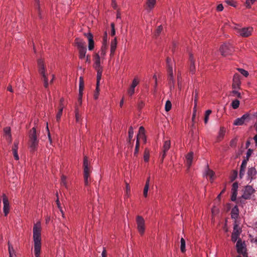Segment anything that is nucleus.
Returning <instances> with one entry per match:
<instances>
[{
    "label": "nucleus",
    "mask_w": 257,
    "mask_h": 257,
    "mask_svg": "<svg viewBox=\"0 0 257 257\" xmlns=\"http://www.w3.org/2000/svg\"><path fill=\"white\" fill-rule=\"evenodd\" d=\"M41 225L40 222L34 224L33 227L34 252L35 257H40L41 250Z\"/></svg>",
    "instance_id": "obj_1"
},
{
    "label": "nucleus",
    "mask_w": 257,
    "mask_h": 257,
    "mask_svg": "<svg viewBox=\"0 0 257 257\" xmlns=\"http://www.w3.org/2000/svg\"><path fill=\"white\" fill-rule=\"evenodd\" d=\"M39 134L37 133L35 127H33L29 133L28 146L30 151L34 152L37 150L39 142Z\"/></svg>",
    "instance_id": "obj_2"
},
{
    "label": "nucleus",
    "mask_w": 257,
    "mask_h": 257,
    "mask_svg": "<svg viewBox=\"0 0 257 257\" xmlns=\"http://www.w3.org/2000/svg\"><path fill=\"white\" fill-rule=\"evenodd\" d=\"M167 68V80L168 86L171 91L174 88L175 79L173 75V62L170 58L168 57L166 60Z\"/></svg>",
    "instance_id": "obj_3"
},
{
    "label": "nucleus",
    "mask_w": 257,
    "mask_h": 257,
    "mask_svg": "<svg viewBox=\"0 0 257 257\" xmlns=\"http://www.w3.org/2000/svg\"><path fill=\"white\" fill-rule=\"evenodd\" d=\"M38 71L42 76V79L44 82V86L45 88H48L49 86L48 74H46V66L44 61L42 59L38 60Z\"/></svg>",
    "instance_id": "obj_4"
},
{
    "label": "nucleus",
    "mask_w": 257,
    "mask_h": 257,
    "mask_svg": "<svg viewBox=\"0 0 257 257\" xmlns=\"http://www.w3.org/2000/svg\"><path fill=\"white\" fill-rule=\"evenodd\" d=\"M219 51L223 56H227L231 55L234 52V48L229 43L222 44L219 48Z\"/></svg>",
    "instance_id": "obj_5"
},
{
    "label": "nucleus",
    "mask_w": 257,
    "mask_h": 257,
    "mask_svg": "<svg viewBox=\"0 0 257 257\" xmlns=\"http://www.w3.org/2000/svg\"><path fill=\"white\" fill-rule=\"evenodd\" d=\"M234 30L236 31L237 34L242 37H248L251 35L253 32V28L250 27L244 28L235 27Z\"/></svg>",
    "instance_id": "obj_6"
},
{
    "label": "nucleus",
    "mask_w": 257,
    "mask_h": 257,
    "mask_svg": "<svg viewBox=\"0 0 257 257\" xmlns=\"http://www.w3.org/2000/svg\"><path fill=\"white\" fill-rule=\"evenodd\" d=\"M242 232L241 228L239 226L238 222L236 220H234L233 223V229L231 234V241L233 242H235L238 240L239 236Z\"/></svg>",
    "instance_id": "obj_7"
},
{
    "label": "nucleus",
    "mask_w": 257,
    "mask_h": 257,
    "mask_svg": "<svg viewBox=\"0 0 257 257\" xmlns=\"http://www.w3.org/2000/svg\"><path fill=\"white\" fill-rule=\"evenodd\" d=\"M236 247L237 252L239 254H242L243 257H248L244 241H242L241 239H238L236 242Z\"/></svg>",
    "instance_id": "obj_8"
},
{
    "label": "nucleus",
    "mask_w": 257,
    "mask_h": 257,
    "mask_svg": "<svg viewBox=\"0 0 257 257\" xmlns=\"http://www.w3.org/2000/svg\"><path fill=\"white\" fill-rule=\"evenodd\" d=\"M136 223L139 233L141 235L144 234L146 229L145 221L142 216L138 215L136 217Z\"/></svg>",
    "instance_id": "obj_9"
},
{
    "label": "nucleus",
    "mask_w": 257,
    "mask_h": 257,
    "mask_svg": "<svg viewBox=\"0 0 257 257\" xmlns=\"http://www.w3.org/2000/svg\"><path fill=\"white\" fill-rule=\"evenodd\" d=\"M254 192L255 190L251 186L247 185L244 187L242 197L245 199H249Z\"/></svg>",
    "instance_id": "obj_10"
},
{
    "label": "nucleus",
    "mask_w": 257,
    "mask_h": 257,
    "mask_svg": "<svg viewBox=\"0 0 257 257\" xmlns=\"http://www.w3.org/2000/svg\"><path fill=\"white\" fill-rule=\"evenodd\" d=\"M171 147V141L170 140H166L164 141V144L162 149V152L161 153V162H163L166 156L167 153L170 149Z\"/></svg>",
    "instance_id": "obj_11"
},
{
    "label": "nucleus",
    "mask_w": 257,
    "mask_h": 257,
    "mask_svg": "<svg viewBox=\"0 0 257 257\" xmlns=\"http://www.w3.org/2000/svg\"><path fill=\"white\" fill-rule=\"evenodd\" d=\"M240 76L238 73H235L233 75L232 87L234 89H239L240 88Z\"/></svg>",
    "instance_id": "obj_12"
},
{
    "label": "nucleus",
    "mask_w": 257,
    "mask_h": 257,
    "mask_svg": "<svg viewBox=\"0 0 257 257\" xmlns=\"http://www.w3.org/2000/svg\"><path fill=\"white\" fill-rule=\"evenodd\" d=\"M3 202L4 204L3 210L5 214V216H7L9 213L10 209V203L8 200V198L6 195L4 194L3 195Z\"/></svg>",
    "instance_id": "obj_13"
},
{
    "label": "nucleus",
    "mask_w": 257,
    "mask_h": 257,
    "mask_svg": "<svg viewBox=\"0 0 257 257\" xmlns=\"http://www.w3.org/2000/svg\"><path fill=\"white\" fill-rule=\"evenodd\" d=\"M249 120V114L248 113L244 114L241 117L236 118L233 122L234 125H242L245 120Z\"/></svg>",
    "instance_id": "obj_14"
},
{
    "label": "nucleus",
    "mask_w": 257,
    "mask_h": 257,
    "mask_svg": "<svg viewBox=\"0 0 257 257\" xmlns=\"http://www.w3.org/2000/svg\"><path fill=\"white\" fill-rule=\"evenodd\" d=\"M83 166L84 168V176H90L91 170L89 167L88 160L86 156L84 157Z\"/></svg>",
    "instance_id": "obj_15"
},
{
    "label": "nucleus",
    "mask_w": 257,
    "mask_h": 257,
    "mask_svg": "<svg viewBox=\"0 0 257 257\" xmlns=\"http://www.w3.org/2000/svg\"><path fill=\"white\" fill-rule=\"evenodd\" d=\"M84 36L88 39V50H92L94 48V42L93 41V36L91 33H84Z\"/></svg>",
    "instance_id": "obj_16"
},
{
    "label": "nucleus",
    "mask_w": 257,
    "mask_h": 257,
    "mask_svg": "<svg viewBox=\"0 0 257 257\" xmlns=\"http://www.w3.org/2000/svg\"><path fill=\"white\" fill-rule=\"evenodd\" d=\"M100 57L99 53H96L94 55V64L93 67L95 69H103L100 64Z\"/></svg>",
    "instance_id": "obj_17"
},
{
    "label": "nucleus",
    "mask_w": 257,
    "mask_h": 257,
    "mask_svg": "<svg viewBox=\"0 0 257 257\" xmlns=\"http://www.w3.org/2000/svg\"><path fill=\"white\" fill-rule=\"evenodd\" d=\"M247 174L248 179L252 180L255 178V176L257 174V171L254 167L249 168Z\"/></svg>",
    "instance_id": "obj_18"
},
{
    "label": "nucleus",
    "mask_w": 257,
    "mask_h": 257,
    "mask_svg": "<svg viewBox=\"0 0 257 257\" xmlns=\"http://www.w3.org/2000/svg\"><path fill=\"white\" fill-rule=\"evenodd\" d=\"M117 47V38L115 37L111 40L110 43V56L113 57Z\"/></svg>",
    "instance_id": "obj_19"
},
{
    "label": "nucleus",
    "mask_w": 257,
    "mask_h": 257,
    "mask_svg": "<svg viewBox=\"0 0 257 257\" xmlns=\"http://www.w3.org/2000/svg\"><path fill=\"white\" fill-rule=\"evenodd\" d=\"M64 101V100L63 98H61L60 100V106L59 107V110H58L57 113L56 114V119H57V121H59V120L60 119V118L62 114V111H63V109L64 108V104H63Z\"/></svg>",
    "instance_id": "obj_20"
},
{
    "label": "nucleus",
    "mask_w": 257,
    "mask_h": 257,
    "mask_svg": "<svg viewBox=\"0 0 257 257\" xmlns=\"http://www.w3.org/2000/svg\"><path fill=\"white\" fill-rule=\"evenodd\" d=\"M75 43L78 49L86 48L85 43L80 38H76Z\"/></svg>",
    "instance_id": "obj_21"
},
{
    "label": "nucleus",
    "mask_w": 257,
    "mask_h": 257,
    "mask_svg": "<svg viewBox=\"0 0 257 257\" xmlns=\"http://www.w3.org/2000/svg\"><path fill=\"white\" fill-rule=\"evenodd\" d=\"M190 72L194 74L196 71V68L195 66V60L193 59V57L192 55H190Z\"/></svg>",
    "instance_id": "obj_22"
},
{
    "label": "nucleus",
    "mask_w": 257,
    "mask_h": 257,
    "mask_svg": "<svg viewBox=\"0 0 257 257\" xmlns=\"http://www.w3.org/2000/svg\"><path fill=\"white\" fill-rule=\"evenodd\" d=\"M156 3V0H147L146 9L148 12L152 11L155 7Z\"/></svg>",
    "instance_id": "obj_23"
},
{
    "label": "nucleus",
    "mask_w": 257,
    "mask_h": 257,
    "mask_svg": "<svg viewBox=\"0 0 257 257\" xmlns=\"http://www.w3.org/2000/svg\"><path fill=\"white\" fill-rule=\"evenodd\" d=\"M84 87V83L83 81V78L82 77H80L79 78V93L80 95V97H82L83 95V91Z\"/></svg>",
    "instance_id": "obj_24"
},
{
    "label": "nucleus",
    "mask_w": 257,
    "mask_h": 257,
    "mask_svg": "<svg viewBox=\"0 0 257 257\" xmlns=\"http://www.w3.org/2000/svg\"><path fill=\"white\" fill-rule=\"evenodd\" d=\"M193 158V153L192 152L189 153L186 156V164L188 165V168H189L191 166V165H192Z\"/></svg>",
    "instance_id": "obj_25"
},
{
    "label": "nucleus",
    "mask_w": 257,
    "mask_h": 257,
    "mask_svg": "<svg viewBox=\"0 0 257 257\" xmlns=\"http://www.w3.org/2000/svg\"><path fill=\"white\" fill-rule=\"evenodd\" d=\"M150 177H149L146 181L144 191H143V195L145 197H147L148 196V192L149 188L150 186Z\"/></svg>",
    "instance_id": "obj_26"
},
{
    "label": "nucleus",
    "mask_w": 257,
    "mask_h": 257,
    "mask_svg": "<svg viewBox=\"0 0 257 257\" xmlns=\"http://www.w3.org/2000/svg\"><path fill=\"white\" fill-rule=\"evenodd\" d=\"M107 49V44L103 43L102 45L101 46V48L100 49V50L99 51V53H100L99 55H100V56H101V57L102 59H103L104 58V57L106 55Z\"/></svg>",
    "instance_id": "obj_27"
},
{
    "label": "nucleus",
    "mask_w": 257,
    "mask_h": 257,
    "mask_svg": "<svg viewBox=\"0 0 257 257\" xmlns=\"http://www.w3.org/2000/svg\"><path fill=\"white\" fill-rule=\"evenodd\" d=\"M225 132L226 130L224 127H220L217 138L218 141H220L223 139L225 135Z\"/></svg>",
    "instance_id": "obj_28"
},
{
    "label": "nucleus",
    "mask_w": 257,
    "mask_h": 257,
    "mask_svg": "<svg viewBox=\"0 0 257 257\" xmlns=\"http://www.w3.org/2000/svg\"><path fill=\"white\" fill-rule=\"evenodd\" d=\"M75 116L76 122L77 123H80L81 121L82 118L77 106H76L75 108Z\"/></svg>",
    "instance_id": "obj_29"
},
{
    "label": "nucleus",
    "mask_w": 257,
    "mask_h": 257,
    "mask_svg": "<svg viewBox=\"0 0 257 257\" xmlns=\"http://www.w3.org/2000/svg\"><path fill=\"white\" fill-rule=\"evenodd\" d=\"M214 174H215L214 172L212 170L209 169L208 168V167H207L206 170L205 171V175L206 177H209L210 178V179L211 180V181H213L214 179Z\"/></svg>",
    "instance_id": "obj_30"
},
{
    "label": "nucleus",
    "mask_w": 257,
    "mask_h": 257,
    "mask_svg": "<svg viewBox=\"0 0 257 257\" xmlns=\"http://www.w3.org/2000/svg\"><path fill=\"white\" fill-rule=\"evenodd\" d=\"M238 209L237 207L236 206L234 207L231 211V216L232 218L235 219V220L238 217Z\"/></svg>",
    "instance_id": "obj_31"
},
{
    "label": "nucleus",
    "mask_w": 257,
    "mask_h": 257,
    "mask_svg": "<svg viewBox=\"0 0 257 257\" xmlns=\"http://www.w3.org/2000/svg\"><path fill=\"white\" fill-rule=\"evenodd\" d=\"M97 71V82L96 84L98 86H99V83L100 80L101 78L102 72H103V69H95Z\"/></svg>",
    "instance_id": "obj_32"
},
{
    "label": "nucleus",
    "mask_w": 257,
    "mask_h": 257,
    "mask_svg": "<svg viewBox=\"0 0 257 257\" xmlns=\"http://www.w3.org/2000/svg\"><path fill=\"white\" fill-rule=\"evenodd\" d=\"M79 58L80 59H83L85 57V55L86 53V48H84L82 49H79Z\"/></svg>",
    "instance_id": "obj_33"
},
{
    "label": "nucleus",
    "mask_w": 257,
    "mask_h": 257,
    "mask_svg": "<svg viewBox=\"0 0 257 257\" xmlns=\"http://www.w3.org/2000/svg\"><path fill=\"white\" fill-rule=\"evenodd\" d=\"M8 245L10 256H13L14 255H16L15 250L10 242H8Z\"/></svg>",
    "instance_id": "obj_34"
},
{
    "label": "nucleus",
    "mask_w": 257,
    "mask_h": 257,
    "mask_svg": "<svg viewBox=\"0 0 257 257\" xmlns=\"http://www.w3.org/2000/svg\"><path fill=\"white\" fill-rule=\"evenodd\" d=\"M61 185L63 186L66 189H68V185L66 180V177L63 175L61 176Z\"/></svg>",
    "instance_id": "obj_35"
},
{
    "label": "nucleus",
    "mask_w": 257,
    "mask_h": 257,
    "mask_svg": "<svg viewBox=\"0 0 257 257\" xmlns=\"http://www.w3.org/2000/svg\"><path fill=\"white\" fill-rule=\"evenodd\" d=\"M211 112H212V111L210 109H208L205 111V117H204V123L205 124L207 123V122L208 121L209 115L211 113Z\"/></svg>",
    "instance_id": "obj_36"
},
{
    "label": "nucleus",
    "mask_w": 257,
    "mask_h": 257,
    "mask_svg": "<svg viewBox=\"0 0 257 257\" xmlns=\"http://www.w3.org/2000/svg\"><path fill=\"white\" fill-rule=\"evenodd\" d=\"M180 242H181V246H180L181 251L182 252H184L186 251V248H185V239L183 238L182 237L181 238Z\"/></svg>",
    "instance_id": "obj_37"
},
{
    "label": "nucleus",
    "mask_w": 257,
    "mask_h": 257,
    "mask_svg": "<svg viewBox=\"0 0 257 257\" xmlns=\"http://www.w3.org/2000/svg\"><path fill=\"white\" fill-rule=\"evenodd\" d=\"M240 102L237 99L233 100L231 102V105L233 109H236L239 107Z\"/></svg>",
    "instance_id": "obj_38"
},
{
    "label": "nucleus",
    "mask_w": 257,
    "mask_h": 257,
    "mask_svg": "<svg viewBox=\"0 0 257 257\" xmlns=\"http://www.w3.org/2000/svg\"><path fill=\"white\" fill-rule=\"evenodd\" d=\"M4 132L5 134L8 136V139L10 140V142H11L12 137L11 135V129L10 127H6L4 129Z\"/></svg>",
    "instance_id": "obj_39"
},
{
    "label": "nucleus",
    "mask_w": 257,
    "mask_h": 257,
    "mask_svg": "<svg viewBox=\"0 0 257 257\" xmlns=\"http://www.w3.org/2000/svg\"><path fill=\"white\" fill-rule=\"evenodd\" d=\"M231 95L233 96H236L239 98H241V94L240 92H239L236 89H234L232 91L230 92Z\"/></svg>",
    "instance_id": "obj_40"
},
{
    "label": "nucleus",
    "mask_w": 257,
    "mask_h": 257,
    "mask_svg": "<svg viewBox=\"0 0 257 257\" xmlns=\"http://www.w3.org/2000/svg\"><path fill=\"white\" fill-rule=\"evenodd\" d=\"M139 148H140V142H139V139L138 137V138H137L136 145L135 150V152H134L135 156H137V154L139 152Z\"/></svg>",
    "instance_id": "obj_41"
},
{
    "label": "nucleus",
    "mask_w": 257,
    "mask_h": 257,
    "mask_svg": "<svg viewBox=\"0 0 257 257\" xmlns=\"http://www.w3.org/2000/svg\"><path fill=\"white\" fill-rule=\"evenodd\" d=\"M128 141L130 142L134 136V130L132 126L130 127L128 130Z\"/></svg>",
    "instance_id": "obj_42"
},
{
    "label": "nucleus",
    "mask_w": 257,
    "mask_h": 257,
    "mask_svg": "<svg viewBox=\"0 0 257 257\" xmlns=\"http://www.w3.org/2000/svg\"><path fill=\"white\" fill-rule=\"evenodd\" d=\"M19 144V141H17V140L15 141L14 142V145L12 147V151H18Z\"/></svg>",
    "instance_id": "obj_43"
},
{
    "label": "nucleus",
    "mask_w": 257,
    "mask_h": 257,
    "mask_svg": "<svg viewBox=\"0 0 257 257\" xmlns=\"http://www.w3.org/2000/svg\"><path fill=\"white\" fill-rule=\"evenodd\" d=\"M172 107V103L170 101L167 100L165 104V110L166 111H169L170 110Z\"/></svg>",
    "instance_id": "obj_44"
},
{
    "label": "nucleus",
    "mask_w": 257,
    "mask_h": 257,
    "mask_svg": "<svg viewBox=\"0 0 257 257\" xmlns=\"http://www.w3.org/2000/svg\"><path fill=\"white\" fill-rule=\"evenodd\" d=\"M237 174H238L237 171H236V170L232 171V174L230 176V180L231 181H234L236 178V177L237 176Z\"/></svg>",
    "instance_id": "obj_45"
},
{
    "label": "nucleus",
    "mask_w": 257,
    "mask_h": 257,
    "mask_svg": "<svg viewBox=\"0 0 257 257\" xmlns=\"http://www.w3.org/2000/svg\"><path fill=\"white\" fill-rule=\"evenodd\" d=\"M145 128L143 126H140V128H139V134L137 136V138L138 137L139 138V136L140 135V136H142L143 137H145Z\"/></svg>",
    "instance_id": "obj_46"
},
{
    "label": "nucleus",
    "mask_w": 257,
    "mask_h": 257,
    "mask_svg": "<svg viewBox=\"0 0 257 257\" xmlns=\"http://www.w3.org/2000/svg\"><path fill=\"white\" fill-rule=\"evenodd\" d=\"M197 112V107H194L193 109V114L192 117V121L193 123L195 122V117Z\"/></svg>",
    "instance_id": "obj_47"
},
{
    "label": "nucleus",
    "mask_w": 257,
    "mask_h": 257,
    "mask_svg": "<svg viewBox=\"0 0 257 257\" xmlns=\"http://www.w3.org/2000/svg\"><path fill=\"white\" fill-rule=\"evenodd\" d=\"M237 70L239 71V72L244 76L245 77H247L248 76V72L245 70L241 68H238Z\"/></svg>",
    "instance_id": "obj_48"
},
{
    "label": "nucleus",
    "mask_w": 257,
    "mask_h": 257,
    "mask_svg": "<svg viewBox=\"0 0 257 257\" xmlns=\"http://www.w3.org/2000/svg\"><path fill=\"white\" fill-rule=\"evenodd\" d=\"M149 153L146 150L145 151L144 155V161L146 162H148L149 160Z\"/></svg>",
    "instance_id": "obj_49"
},
{
    "label": "nucleus",
    "mask_w": 257,
    "mask_h": 257,
    "mask_svg": "<svg viewBox=\"0 0 257 257\" xmlns=\"http://www.w3.org/2000/svg\"><path fill=\"white\" fill-rule=\"evenodd\" d=\"M238 183L234 182L232 185L231 192H237Z\"/></svg>",
    "instance_id": "obj_50"
},
{
    "label": "nucleus",
    "mask_w": 257,
    "mask_h": 257,
    "mask_svg": "<svg viewBox=\"0 0 257 257\" xmlns=\"http://www.w3.org/2000/svg\"><path fill=\"white\" fill-rule=\"evenodd\" d=\"M111 26V32H110V35L111 36H114L115 35V25L113 23H111L110 24Z\"/></svg>",
    "instance_id": "obj_51"
},
{
    "label": "nucleus",
    "mask_w": 257,
    "mask_h": 257,
    "mask_svg": "<svg viewBox=\"0 0 257 257\" xmlns=\"http://www.w3.org/2000/svg\"><path fill=\"white\" fill-rule=\"evenodd\" d=\"M99 86H98L96 85L95 91L94 94V98L95 99H97L99 96Z\"/></svg>",
    "instance_id": "obj_52"
},
{
    "label": "nucleus",
    "mask_w": 257,
    "mask_h": 257,
    "mask_svg": "<svg viewBox=\"0 0 257 257\" xmlns=\"http://www.w3.org/2000/svg\"><path fill=\"white\" fill-rule=\"evenodd\" d=\"M237 142V139L236 138H234L232 139L230 142V146L231 147H234L236 146Z\"/></svg>",
    "instance_id": "obj_53"
},
{
    "label": "nucleus",
    "mask_w": 257,
    "mask_h": 257,
    "mask_svg": "<svg viewBox=\"0 0 257 257\" xmlns=\"http://www.w3.org/2000/svg\"><path fill=\"white\" fill-rule=\"evenodd\" d=\"M256 1V0H246V7L250 8L251 6Z\"/></svg>",
    "instance_id": "obj_54"
},
{
    "label": "nucleus",
    "mask_w": 257,
    "mask_h": 257,
    "mask_svg": "<svg viewBox=\"0 0 257 257\" xmlns=\"http://www.w3.org/2000/svg\"><path fill=\"white\" fill-rule=\"evenodd\" d=\"M163 30V27L161 25L158 27L156 31V35L159 36L162 31Z\"/></svg>",
    "instance_id": "obj_55"
},
{
    "label": "nucleus",
    "mask_w": 257,
    "mask_h": 257,
    "mask_svg": "<svg viewBox=\"0 0 257 257\" xmlns=\"http://www.w3.org/2000/svg\"><path fill=\"white\" fill-rule=\"evenodd\" d=\"M135 88V87H132V86H131V87H130V88L128 89V90L127 91V93L129 95L132 96L134 94Z\"/></svg>",
    "instance_id": "obj_56"
},
{
    "label": "nucleus",
    "mask_w": 257,
    "mask_h": 257,
    "mask_svg": "<svg viewBox=\"0 0 257 257\" xmlns=\"http://www.w3.org/2000/svg\"><path fill=\"white\" fill-rule=\"evenodd\" d=\"M245 169L244 168H240L239 170V177L240 178H242L244 176L245 172Z\"/></svg>",
    "instance_id": "obj_57"
},
{
    "label": "nucleus",
    "mask_w": 257,
    "mask_h": 257,
    "mask_svg": "<svg viewBox=\"0 0 257 257\" xmlns=\"http://www.w3.org/2000/svg\"><path fill=\"white\" fill-rule=\"evenodd\" d=\"M138 83H139V81H138V80L136 78L134 79V80H133L132 85H131L132 87L135 88L137 86V85L138 84Z\"/></svg>",
    "instance_id": "obj_58"
},
{
    "label": "nucleus",
    "mask_w": 257,
    "mask_h": 257,
    "mask_svg": "<svg viewBox=\"0 0 257 257\" xmlns=\"http://www.w3.org/2000/svg\"><path fill=\"white\" fill-rule=\"evenodd\" d=\"M89 177L90 176H84V184H85V186H88L89 185Z\"/></svg>",
    "instance_id": "obj_59"
},
{
    "label": "nucleus",
    "mask_w": 257,
    "mask_h": 257,
    "mask_svg": "<svg viewBox=\"0 0 257 257\" xmlns=\"http://www.w3.org/2000/svg\"><path fill=\"white\" fill-rule=\"evenodd\" d=\"M12 152L15 159L17 161H18L19 160V157L18 154V151H12Z\"/></svg>",
    "instance_id": "obj_60"
},
{
    "label": "nucleus",
    "mask_w": 257,
    "mask_h": 257,
    "mask_svg": "<svg viewBox=\"0 0 257 257\" xmlns=\"http://www.w3.org/2000/svg\"><path fill=\"white\" fill-rule=\"evenodd\" d=\"M232 192V195H231V199L232 201H234L236 199L237 192Z\"/></svg>",
    "instance_id": "obj_61"
},
{
    "label": "nucleus",
    "mask_w": 257,
    "mask_h": 257,
    "mask_svg": "<svg viewBox=\"0 0 257 257\" xmlns=\"http://www.w3.org/2000/svg\"><path fill=\"white\" fill-rule=\"evenodd\" d=\"M247 165V160H243L241 163L240 168L246 169Z\"/></svg>",
    "instance_id": "obj_62"
},
{
    "label": "nucleus",
    "mask_w": 257,
    "mask_h": 257,
    "mask_svg": "<svg viewBox=\"0 0 257 257\" xmlns=\"http://www.w3.org/2000/svg\"><path fill=\"white\" fill-rule=\"evenodd\" d=\"M223 10V6L222 4H219L216 7V10L218 12H221Z\"/></svg>",
    "instance_id": "obj_63"
},
{
    "label": "nucleus",
    "mask_w": 257,
    "mask_h": 257,
    "mask_svg": "<svg viewBox=\"0 0 257 257\" xmlns=\"http://www.w3.org/2000/svg\"><path fill=\"white\" fill-rule=\"evenodd\" d=\"M226 3L228 5H230V6H233V7H235V3L233 1H232V0H227V1H226Z\"/></svg>",
    "instance_id": "obj_64"
}]
</instances>
